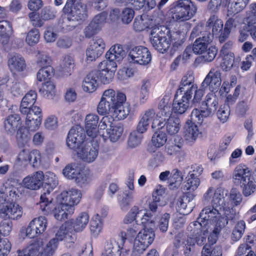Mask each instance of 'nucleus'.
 Listing matches in <instances>:
<instances>
[{
  "label": "nucleus",
  "instance_id": "nucleus-39",
  "mask_svg": "<svg viewBox=\"0 0 256 256\" xmlns=\"http://www.w3.org/2000/svg\"><path fill=\"white\" fill-rule=\"evenodd\" d=\"M222 210L224 212V218L221 216L220 220H224L226 222V225L228 224V221L236 220L239 218L238 213L236 212L235 209L228 206V202L224 200V203L222 204Z\"/></svg>",
  "mask_w": 256,
  "mask_h": 256
},
{
  "label": "nucleus",
  "instance_id": "nucleus-15",
  "mask_svg": "<svg viewBox=\"0 0 256 256\" xmlns=\"http://www.w3.org/2000/svg\"><path fill=\"white\" fill-rule=\"evenodd\" d=\"M105 48L106 44L102 38L98 36L94 38L86 50L87 60H94L103 54Z\"/></svg>",
  "mask_w": 256,
  "mask_h": 256
},
{
  "label": "nucleus",
  "instance_id": "nucleus-1",
  "mask_svg": "<svg viewBox=\"0 0 256 256\" xmlns=\"http://www.w3.org/2000/svg\"><path fill=\"white\" fill-rule=\"evenodd\" d=\"M202 202L204 204L209 203L210 206L204 207L196 221L191 222L188 227L192 236H196L194 240L189 238L186 241V248L190 250V246L196 243L198 246H202L206 242L208 228L212 226H216L221 218L220 211L222 210L224 203V191L221 188L214 190L212 186L208 188L203 195Z\"/></svg>",
  "mask_w": 256,
  "mask_h": 256
},
{
  "label": "nucleus",
  "instance_id": "nucleus-38",
  "mask_svg": "<svg viewBox=\"0 0 256 256\" xmlns=\"http://www.w3.org/2000/svg\"><path fill=\"white\" fill-rule=\"evenodd\" d=\"M249 0H230L228 6V16H234L246 7Z\"/></svg>",
  "mask_w": 256,
  "mask_h": 256
},
{
  "label": "nucleus",
  "instance_id": "nucleus-64",
  "mask_svg": "<svg viewBox=\"0 0 256 256\" xmlns=\"http://www.w3.org/2000/svg\"><path fill=\"white\" fill-rule=\"evenodd\" d=\"M36 57L37 64L40 66H48L50 64L52 60L46 52H38Z\"/></svg>",
  "mask_w": 256,
  "mask_h": 256
},
{
  "label": "nucleus",
  "instance_id": "nucleus-49",
  "mask_svg": "<svg viewBox=\"0 0 256 256\" xmlns=\"http://www.w3.org/2000/svg\"><path fill=\"white\" fill-rule=\"evenodd\" d=\"M16 137L20 146H24L30 140V132L24 127H20L18 130Z\"/></svg>",
  "mask_w": 256,
  "mask_h": 256
},
{
  "label": "nucleus",
  "instance_id": "nucleus-60",
  "mask_svg": "<svg viewBox=\"0 0 256 256\" xmlns=\"http://www.w3.org/2000/svg\"><path fill=\"white\" fill-rule=\"evenodd\" d=\"M117 64L116 62L110 61L108 59L100 62L98 66V71H95L98 73L108 72L111 70H116Z\"/></svg>",
  "mask_w": 256,
  "mask_h": 256
},
{
  "label": "nucleus",
  "instance_id": "nucleus-3",
  "mask_svg": "<svg viewBox=\"0 0 256 256\" xmlns=\"http://www.w3.org/2000/svg\"><path fill=\"white\" fill-rule=\"evenodd\" d=\"M218 106V98L214 93L206 94L205 100L202 102L199 108H194L190 114L192 120L201 124L204 118L212 116Z\"/></svg>",
  "mask_w": 256,
  "mask_h": 256
},
{
  "label": "nucleus",
  "instance_id": "nucleus-30",
  "mask_svg": "<svg viewBox=\"0 0 256 256\" xmlns=\"http://www.w3.org/2000/svg\"><path fill=\"white\" fill-rule=\"evenodd\" d=\"M37 94L34 90H30L22 98L20 106L21 113H26L28 108H30L36 102Z\"/></svg>",
  "mask_w": 256,
  "mask_h": 256
},
{
  "label": "nucleus",
  "instance_id": "nucleus-5",
  "mask_svg": "<svg viewBox=\"0 0 256 256\" xmlns=\"http://www.w3.org/2000/svg\"><path fill=\"white\" fill-rule=\"evenodd\" d=\"M39 205L40 208L44 214L48 215L52 212L54 218L58 220H64L73 214L69 212V207L62 202L54 208L52 201L48 200L45 192L40 196Z\"/></svg>",
  "mask_w": 256,
  "mask_h": 256
},
{
  "label": "nucleus",
  "instance_id": "nucleus-6",
  "mask_svg": "<svg viewBox=\"0 0 256 256\" xmlns=\"http://www.w3.org/2000/svg\"><path fill=\"white\" fill-rule=\"evenodd\" d=\"M134 220L136 222H140L143 226L144 228L153 230L156 226L154 218L151 213L145 212L136 206H134L131 208L124 219V222L128 224Z\"/></svg>",
  "mask_w": 256,
  "mask_h": 256
},
{
  "label": "nucleus",
  "instance_id": "nucleus-19",
  "mask_svg": "<svg viewBox=\"0 0 256 256\" xmlns=\"http://www.w3.org/2000/svg\"><path fill=\"white\" fill-rule=\"evenodd\" d=\"M0 217L6 219L18 220L23 214L22 208L18 204L6 202L0 209Z\"/></svg>",
  "mask_w": 256,
  "mask_h": 256
},
{
  "label": "nucleus",
  "instance_id": "nucleus-35",
  "mask_svg": "<svg viewBox=\"0 0 256 256\" xmlns=\"http://www.w3.org/2000/svg\"><path fill=\"white\" fill-rule=\"evenodd\" d=\"M12 24L7 20L0 21V37L3 44L8 43L10 36L12 34Z\"/></svg>",
  "mask_w": 256,
  "mask_h": 256
},
{
  "label": "nucleus",
  "instance_id": "nucleus-58",
  "mask_svg": "<svg viewBox=\"0 0 256 256\" xmlns=\"http://www.w3.org/2000/svg\"><path fill=\"white\" fill-rule=\"evenodd\" d=\"M109 138L112 142H116L120 138L123 128L120 125L112 126L111 128L106 130Z\"/></svg>",
  "mask_w": 256,
  "mask_h": 256
},
{
  "label": "nucleus",
  "instance_id": "nucleus-25",
  "mask_svg": "<svg viewBox=\"0 0 256 256\" xmlns=\"http://www.w3.org/2000/svg\"><path fill=\"white\" fill-rule=\"evenodd\" d=\"M44 178L43 172L38 171L26 177L23 180V183L25 187L28 189L37 190L42 185Z\"/></svg>",
  "mask_w": 256,
  "mask_h": 256
},
{
  "label": "nucleus",
  "instance_id": "nucleus-42",
  "mask_svg": "<svg viewBox=\"0 0 256 256\" xmlns=\"http://www.w3.org/2000/svg\"><path fill=\"white\" fill-rule=\"evenodd\" d=\"M152 23L148 16L142 15L136 17L133 23V28L135 31L140 32L149 28Z\"/></svg>",
  "mask_w": 256,
  "mask_h": 256
},
{
  "label": "nucleus",
  "instance_id": "nucleus-47",
  "mask_svg": "<svg viewBox=\"0 0 256 256\" xmlns=\"http://www.w3.org/2000/svg\"><path fill=\"white\" fill-rule=\"evenodd\" d=\"M164 124L166 130L168 134L172 135L176 134L180 130V120L177 118L171 117L166 120Z\"/></svg>",
  "mask_w": 256,
  "mask_h": 256
},
{
  "label": "nucleus",
  "instance_id": "nucleus-29",
  "mask_svg": "<svg viewBox=\"0 0 256 256\" xmlns=\"http://www.w3.org/2000/svg\"><path fill=\"white\" fill-rule=\"evenodd\" d=\"M186 40L184 34L178 32H170L169 30L168 41H170V46L175 52L180 49Z\"/></svg>",
  "mask_w": 256,
  "mask_h": 256
},
{
  "label": "nucleus",
  "instance_id": "nucleus-44",
  "mask_svg": "<svg viewBox=\"0 0 256 256\" xmlns=\"http://www.w3.org/2000/svg\"><path fill=\"white\" fill-rule=\"evenodd\" d=\"M89 222V216L86 212L80 213L74 223V229L76 232H82L84 229Z\"/></svg>",
  "mask_w": 256,
  "mask_h": 256
},
{
  "label": "nucleus",
  "instance_id": "nucleus-48",
  "mask_svg": "<svg viewBox=\"0 0 256 256\" xmlns=\"http://www.w3.org/2000/svg\"><path fill=\"white\" fill-rule=\"evenodd\" d=\"M134 201V191L125 190L124 196L119 200L120 208L123 210H127L128 206Z\"/></svg>",
  "mask_w": 256,
  "mask_h": 256
},
{
  "label": "nucleus",
  "instance_id": "nucleus-54",
  "mask_svg": "<svg viewBox=\"0 0 256 256\" xmlns=\"http://www.w3.org/2000/svg\"><path fill=\"white\" fill-rule=\"evenodd\" d=\"M78 171V164L75 163H70L63 169L62 174L68 179L74 180Z\"/></svg>",
  "mask_w": 256,
  "mask_h": 256
},
{
  "label": "nucleus",
  "instance_id": "nucleus-27",
  "mask_svg": "<svg viewBox=\"0 0 256 256\" xmlns=\"http://www.w3.org/2000/svg\"><path fill=\"white\" fill-rule=\"evenodd\" d=\"M64 12L68 14L77 22L84 20L87 18L86 6L84 4L78 6H72L68 10H64Z\"/></svg>",
  "mask_w": 256,
  "mask_h": 256
},
{
  "label": "nucleus",
  "instance_id": "nucleus-4",
  "mask_svg": "<svg viewBox=\"0 0 256 256\" xmlns=\"http://www.w3.org/2000/svg\"><path fill=\"white\" fill-rule=\"evenodd\" d=\"M196 10V6L191 0H178L170 10L172 18L178 22L190 19Z\"/></svg>",
  "mask_w": 256,
  "mask_h": 256
},
{
  "label": "nucleus",
  "instance_id": "nucleus-28",
  "mask_svg": "<svg viewBox=\"0 0 256 256\" xmlns=\"http://www.w3.org/2000/svg\"><path fill=\"white\" fill-rule=\"evenodd\" d=\"M43 244L42 240H37L22 250L16 251V256H38V250Z\"/></svg>",
  "mask_w": 256,
  "mask_h": 256
},
{
  "label": "nucleus",
  "instance_id": "nucleus-45",
  "mask_svg": "<svg viewBox=\"0 0 256 256\" xmlns=\"http://www.w3.org/2000/svg\"><path fill=\"white\" fill-rule=\"evenodd\" d=\"M78 24V22L68 14L67 16H62L60 20L58 25L64 31L74 30Z\"/></svg>",
  "mask_w": 256,
  "mask_h": 256
},
{
  "label": "nucleus",
  "instance_id": "nucleus-23",
  "mask_svg": "<svg viewBox=\"0 0 256 256\" xmlns=\"http://www.w3.org/2000/svg\"><path fill=\"white\" fill-rule=\"evenodd\" d=\"M20 124L21 118L18 114L12 113L8 115L4 121L5 132L8 135L13 136Z\"/></svg>",
  "mask_w": 256,
  "mask_h": 256
},
{
  "label": "nucleus",
  "instance_id": "nucleus-32",
  "mask_svg": "<svg viewBox=\"0 0 256 256\" xmlns=\"http://www.w3.org/2000/svg\"><path fill=\"white\" fill-rule=\"evenodd\" d=\"M223 22L218 17L215 15L212 14L208 19L206 22V28L212 29V36L213 35L218 36L223 29Z\"/></svg>",
  "mask_w": 256,
  "mask_h": 256
},
{
  "label": "nucleus",
  "instance_id": "nucleus-31",
  "mask_svg": "<svg viewBox=\"0 0 256 256\" xmlns=\"http://www.w3.org/2000/svg\"><path fill=\"white\" fill-rule=\"evenodd\" d=\"M190 232V234L188 236L186 240L184 239V233L182 231L178 232L175 236L174 240L173 242L174 246L176 248H180V246L183 244L184 248H185L184 250V253L186 254H188V256L190 254L192 251V248H193L195 244L193 246H190V250H188L186 248V241L188 240V238L190 237L192 238L194 240L196 238V236L198 237V235H196L195 236H194L192 235L191 232L190 231H188ZM195 243L194 244H196Z\"/></svg>",
  "mask_w": 256,
  "mask_h": 256
},
{
  "label": "nucleus",
  "instance_id": "nucleus-26",
  "mask_svg": "<svg viewBox=\"0 0 256 256\" xmlns=\"http://www.w3.org/2000/svg\"><path fill=\"white\" fill-rule=\"evenodd\" d=\"M194 120L188 121L184 126L183 132V136L188 143L194 142L197 138L200 132L198 127Z\"/></svg>",
  "mask_w": 256,
  "mask_h": 256
},
{
  "label": "nucleus",
  "instance_id": "nucleus-59",
  "mask_svg": "<svg viewBox=\"0 0 256 256\" xmlns=\"http://www.w3.org/2000/svg\"><path fill=\"white\" fill-rule=\"evenodd\" d=\"M150 83L148 80H143L139 93V100L140 104H144L148 99L150 93Z\"/></svg>",
  "mask_w": 256,
  "mask_h": 256
},
{
  "label": "nucleus",
  "instance_id": "nucleus-34",
  "mask_svg": "<svg viewBox=\"0 0 256 256\" xmlns=\"http://www.w3.org/2000/svg\"><path fill=\"white\" fill-rule=\"evenodd\" d=\"M19 158L22 160H28L33 166H36L40 162L41 154L36 150H32L28 154L23 150L19 154Z\"/></svg>",
  "mask_w": 256,
  "mask_h": 256
},
{
  "label": "nucleus",
  "instance_id": "nucleus-51",
  "mask_svg": "<svg viewBox=\"0 0 256 256\" xmlns=\"http://www.w3.org/2000/svg\"><path fill=\"white\" fill-rule=\"evenodd\" d=\"M186 179V180L184 186V190L190 192L197 189L200 184V180L197 176H194V174H188Z\"/></svg>",
  "mask_w": 256,
  "mask_h": 256
},
{
  "label": "nucleus",
  "instance_id": "nucleus-24",
  "mask_svg": "<svg viewBox=\"0 0 256 256\" xmlns=\"http://www.w3.org/2000/svg\"><path fill=\"white\" fill-rule=\"evenodd\" d=\"M202 34V36L196 38L194 41L192 48L193 52L197 54L204 53L213 39L212 36L210 32Z\"/></svg>",
  "mask_w": 256,
  "mask_h": 256
},
{
  "label": "nucleus",
  "instance_id": "nucleus-37",
  "mask_svg": "<svg viewBox=\"0 0 256 256\" xmlns=\"http://www.w3.org/2000/svg\"><path fill=\"white\" fill-rule=\"evenodd\" d=\"M98 78L97 72H91L84 79L82 88L84 91L92 92L96 88V79Z\"/></svg>",
  "mask_w": 256,
  "mask_h": 256
},
{
  "label": "nucleus",
  "instance_id": "nucleus-40",
  "mask_svg": "<svg viewBox=\"0 0 256 256\" xmlns=\"http://www.w3.org/2000/svg\"><path fill=\"white\" fill-rule=\"evenodd\" d=\"M104 212L100 214H96L90 222V230L92 234L94 236H97L102 231V218L106 216V210H104Z\"/></svg>",
  "mask_w": 256,
  "mask_h": 256
},
{
  "label": "nucleus",
  "instance_id": "nucleus-53",
  "mask_svg": "<svg viewBox=\"0 0 256 256\" xmlns=\"http://www.w3.org/2000/svg\"><path fill=\"white\" fill-rule=\"evenodd\" d=\"M0 192L6 194L8 197H10L9 199L12 201L16 200L17 198L18 197L16 188L10 186V184L8 182L4 184L1 188Z\"/></svg>",
  "mask_w": 256,
  "mask_h": 256
},
{
  "label": "nucleus",
  "instance_id": "nucleus-55",
  "mask_svg": "<svg viewBox=\"0 0 256 256\" xmlns=\"http://www.w3.org/2000/svg\"><path fill=\"white\" fill-rule=\"evenodd\" d=\"M222 57L220 66L223 70H230L234 66V53H228L226 54H220Z\"/></svg>",
  "mask_w": 256,
  "mask_h": 256
},
{
  "label": "nucleus",
  "instance_id": "nucleus-41",
  "mask_svg": "<svg viewBox=\"0 0 256 256\" xmlns=\"http://www.w3.org/2000/svg\"><path fill=\"white\" fill-rule=\"evenodd\" d=\"M93 176L92 172L88 170L78 171L74 181L76 184L80 186L84 187L88 185L92 180Z\"/></svg>",
  "mask_w": 256,
  "mask_h": 256
},
{
  "label": "nucleus",
  "instance_id": "nucleus-7",
  "mask_svg": "<svg viewBox=\"0 0 256 256\" xmlns=\"http://www.w3.org/2000/svg\"><path fill=\"white\" fill-rule=\"evenodd\" d=\"M169 30L162 26L152 27L150 36V42L152 47L164 53L170 48L168 41Z\"/></svg>",
  "mask_w": 256,
  "mask_h": 256
},
{
  "label": "nucleus",
  "instance_id": "nucleus-61",
  "mask_svg": "<svg viewBox=\"0 0 256 256\" xmlns=\"http://www.w3.org/2000/svg\"><path fill=\"white\" fill-rule=\"evenodd\" d=\"M40 92L48 98H52L56 94L55 86L51 82H47L43 84Z\"/></svg>",
  "mask_w": 256,
  "mask_h": 256
},
{
  "label": "nucleus",
  "instance_id": "nucleus-21",
  "mask_svg": "<svg viewBox=\"0 0 256 256\" xmlns=\"http://www.w3.org/2000/svg\"><path fill=\"white\" fill-rule=\"evenodd\" d=\"M190 97L185 92L184 94L176 92L172 104V110L174 113L182 114L190 106Z\"/></svg>",
  "mask_w": 256,
  "mask_h": 256
},
{
  "label": "nucleus",
  "instance_id": "nucleus-20",
  "mask_svg": "<svg viewBox=\"0 0 256 256\" xmlns=\"http://www.w3.org/2000/svg\"><path fill=\"white\" fill-rule=\"evenodd\" d=\"M98 116L94 114H90L86 116L85 118V129L87 135L92 139L97 138L99 130L98 124Z\"/></svg>",
  "mask_w": 256,
  "mask_h": 256
},
{
  "label": "nucleus",
  "instance_id": "nucleus-9",
  "mask_svg": "<svg viewBox=\"0 0 256 256\" xmlns=\"http://www.w3.org/2000/svg\"><path fill=\"white\" fill-rule=\"evenodd\" d=\"M158 109V112L156 118L152 122V128L154 130H160L164 128L165 126L164 122L170 118L173 110L168 97H164L160 101Z\"/></svg>",
  "mask_w": 256,
  "mask_h": 256
},
{
  "label": "nucleus",
  "instance_id": "nucleus-12",
  "mask_svg": "<svg viewBox=\"0 0 256 256\" xmlns=\"http://www.w3.org/2000/svg\"><path fill=\"white\" fill-rule=\"evenodd\" d=\"M128 59L130 63L146 66L151 62L152 56L146 47L136 46L130 50Z\"/></svg>",
  "mask_w": 256,
  "mask_h": 256
},
{
  "label": "nucleus",
  "instance_id": "nucleus-63",
  "mask_svg": "<svg viewBox=\"0 0 256 256\" xmlns=\"http://www.w3.org/2000/svg\"><path fill=\"white\" fill-rule=\"evenodd\" d=\"M74 61L73 58L70 56L67 55L64 58L61 64V67L66 76L70 74V72L74 68Z\"/></svg>",
  "mask_w": 256,
  "mask_h": 256
},
{
  "label": "nucleus",
  "instance_id": "nucleus-10",
  "mask_svg": "<svg viewBox=\"0 0 256 256\" xmlns=\"http://www.w3.org/2000/svg\"><path fill=\"white\" fill-rule=\"evenodd\" d=\"M48 226V220L44 216H40L32 220L27 228H22L20 230V236L34 238L42 234Z\"/></svg>",
  "mask_w": 256,
  "mask_h": 256
},
{
  "label": "nucleus",
  "instance_id": "nucleus-33",
  "mask_svg": "<svg viewBox=\"0 0 256 256\" xmlns=\"http://www.w3.org/2000/svg\"><path fill=\"white\" fill-rule=\"evenodd\" d=\"M206 89V88L202 86V84L199 88H198L197 85H192L190 88H186V90L185 93L187 96H189L190 100L192 98L194 93V98L192 100V102L193 104H196L199 103L201 100Z\"/></svg>",
  "mask_w": 256,
  "mask_h": 256
},
{
  "label": "nucleus",
  "instance_id": "nucleus-46",
  "mask_svg": "<svg viewBox=\"0 0 256 256\" xmlns=\"http://www.w3.org/2000/svg\"><path fill=\"white\" fill-rule=\"evenodd\" d=\"M226 222L224 220H221L216 224V226H212L210 227L208 230H212V232L208 237V242L213 244H215L218 240V235L220 233L222 228L226 225Z\"/></svg>",
  "mask_w": 256,
  "mask_h": 256
},
{
  "label": "nucleus",
  "instance_id": "nucleus-43",
  "mask_svg": "<svg viewBox=\"0 0 256 256\" xmlns=\"http://www.w3.org/2000/svg\"><path fill=\"white\" fill-rule=\"evenodd\" d=\"M42 246L38 250L39 256H53L57 248L58 242L56 239L50 240L44 246Z\"/></svg>",
  "mask_w": 256,
  "mask_h": 256
},
{
  "label": "nucleus",
  "instance_id": "nucleus-52",
  "mask_svg": "<svg viewBox=\"0 0 256 256\" xmlns=\"http://www.w3.org/2000/svg\"><path fill=\"white\" fill-rule=\"evenodd\" d=\"M119 93L116 95V92L112 89L105 90L100 100L106 101V102L115 106L118 102Z\"/></svg>",
  "mask_w": 256,
  "mask_h": 256
},
{
  "label": "nucleus",
  "instance_id": "nucleus-50",
  "mask_svg": "<svg viewBox=\"0 0 256 256\" xmlns=\"http://www.w3.org/2000/svg\"><path fill=\"white\" fill-rule=\"evenodd\" d=\"M194 78L192 72H188L183 76L179 88L177 92L180 93L185 92L188 88H190L192 85H197L194 84Z\"/></svg>",
  "mask_w": 256,
  "mask_h": 256
},
{
  "label": "nucleus",
  "instance_id": "nucleus-2",
  "mask_svg": "<svg viewBox=\"0 0 256 256\" xmlns=\"http://www.w3.org/2000/svg\"><path fill=\"white\" fill-rule=\"evenodd\" d=\"M232 182L240 187L244 196H248L256 190V185L252 178L250 168L245 164H240L234 169L232 174Z\"/></svg>",
  "mask_w": 256,
  "mask_h": 256
},
{
  "label": "nucleus",
  "instance_id": "nucleus-36",
  "mask_svg": "<svg viewBox=\"0 0 256 256\" xmlns=\"http://www.w3.org/2000/svg\"><path fill=\"white\" fill-rule=\"evenodd\" d=\"M125 52L120 44H116L112 46L106 52V56L110 61L120 62L124 57Z\"/></svg>",
  "mask_w": 256,
  "mask_h": 256
},
{
  "label": "nucleus",
  "instance_id": "nucleus-18",
  "mask_svg": "<svg viewBox=\"0 0 256 256\" xmlns=\"http://www.w3.org/2000/svg\"><path fill=\"white\" fill-rule=\"evenodd\" d=\"M222 83L221 74L220 72L212 68L202 82V86L206 88L208 86L210 91L217 90Z\"/></svg>",
  "mask_w": 256,
  "mask_h": 256
},
{
  "label": "nucleus",
  "instance_id": "nucleus-16",
  "mask_svg": "<svg viewBox=\"0 0 256 256\" xmlns=\"http://www.w3.org/2000/svg\"><path fill=\"white\" fill-rule=\"evenodd\" d=\"M82 197V194L80 190L71 188L62 192L60 196L61 202L66 204L69 208V212L74 213V206L79 203Z\"/></svg>",
  "mask_w": 256,
  "mask_h": 256
},
{
  "label": "nucleus",
  "instance_id": "nucleus-57",
  "mask_svg": "<svg viewBox=\"0 0 256 256\" xmlns=\"http://www.w3.org/2000/svg\"><path fill=\"white\" fill-rule=\"evenodd\" d=\"M246 228V224L243 220L239 221L234 227L232 234V240L234 242H238L243 235Z\"/></svg>",
  "mask_w": 256,
  "mask_h": 256
},
{
  "label": "nucleus",
  "instance_id": "nucleus-8",
  "mask_svg": "<svg viewBox=\"0 0 256 256\" xmlns=\"http://www.w3.org/2000/svg\"><path fill=\"white\" fill-rule=\"evenodd\" d=\"M99 144L97 138L86 140L77 150L78 157L83 162L90 164L94 162L98 154Z\"/></svg>",
  "mask_w": 256,
  "mask_h": 256
},
{
  "label": "nucleus",
  "instance_id": "nucleus-17",
  "mask_svg": "<svg viewBox=\"0 0 256 256\" xmlns=\"http://www.w3.org/2000/svg\"><path fill=\"white\" fill-rule=\"evenodd\" d=\"M118 102L114 107L112 111L113 116L118 120H124L129 114L130 111V105L126 102V96L122 92H119Z\"/></svg>",
  "mask_w": 256,
  "mask_h": 256
},
{
  "label": "nucleus",
  "instance_id": "nucleus-11",
  "mask_svg": "<svg viewBox=\"0 0 256 256\" xmlns=\"http://www.w3.org/2000/svg\"><path fill=\"white\" fill-rule=\"evenodd\" d=\"M155 238V234L152 228H144L140 231L134 240V252L142 254L150 245Z\"/></svg>",
  "mask_w": 256,
  "mask_h": 256
},
{
  "label": "nucleus",
  "instance_id": "nucleus-62",
  "mask_svg": "<svg viewBox=\"0 0 256 256\" xmlns=\"http://www.w3.org/2000/svg\"><path fill=\"white\" fill-rule=\"evenodd\" d=\"M194 197L193 194H188L178 198L176 205L180 213H182L184 214H185L186 213L187 214V212H185V210L187 208L188 202H190V199H193Z\"/></svg>",
  "mask_w": 256,
  "mask_h": 256
},
{
  "label": "nucleus",
  "instance_id": "nucleus-22",
  "mask_svg": "<svg viewBox=\"0 0 256 256\" xmlns=\"http://www.w3.org/2000/svg\"><path fill=\"white\" fill-rule=\"evenodd\" d=\"M8 66L10 71L13 74L24 70L26 64L24 58L19 54H9L8 57Z\"/></svg>",
  "mask_w": 256,
  "mask_h": 256
},
{
  "label": "nucleus",
  "instance_id": "nucleus-14",
  "mask_svg": "<svg viewBox=\"0 0 256 256\" xmlns=\"http://www.w3.org/2000/svg\"><path fill=\"white\" fill-rule=\"evenodd\" d=\"M26 113H21L26 115V125L30 130H36L42 122V113L40 108L37 106L28 108Z\"/></svg>",
  "mask_w": 256,
  "mask_h": 256
},
{
  "label": "nucleus",
  "instance_id": "nucleus-56",
  "mask_svg": "<svg viewBox=\"0 0 256 256\" xmlns=\"http://www.w3.org/2000/svg\"><path fill=\"white\" fill-rule=\"evenodd\" d=\"M166 141V135L163 132H156L152 138V144L156 148L162 146Z\"/></svg>",
  "mask_w": 256,
  "mask_h": 256
},
{
  "label": "nucleus",
  "instance_id": "nucleus-13",
  "mask_svg": "<svg viewBox=\"0 0 256 256\" xmlns=\"http://www.w3.org/2000/svg\"><path fill=\"white\" fill-rule=\"evenodd\" d=\"M85 134L84 130L79 126L72 128L69 131L67 138L66 145L72 150H76L79 148L83 144H85Z\"/></svg>",
  "mask_w": 256,
  "mask_h": 256
}]
</instances>
